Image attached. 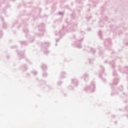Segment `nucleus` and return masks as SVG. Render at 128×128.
Wrapping results in <instances>:
<instances>
[{"label":"nucleus","mask_w":128,"mask_h":128,"mask_svg":"<svg viewBox=\"0 0 128 128\" xmlns=\"http://www.w3.org/2000/svg\"><path fill=\"white\" fill-rule=\"evenodd\" d=\"M38 45L41 46L42 50L44 52L45 54H48L49 52L46 50V48L50 46V43L44 42V43H38Z\"/></svg>","instance_id":"obj_1"},{"label":"nucleus","mask_w":128,"mask_h":128,"mask_svg":"<svg viewBox=\"0 0 128 128\" xmlns=\"http://www.w3.org/2000/svg\"><path fill=\"white\" fill-rule=\"evenodd\" d=\"M95 88L96 85L94 84V82H92L90 86L86 87L84 88V90L88 93L94 92Z\"/></svg>","instance_id":"obj_2"},{"label":"nucleus","mask_w":128,"mask_h":128,"mask_svg":"<svg viewBox=\"0 0 128 128\" xmlns=\"http://www.w3.org/2000/svg\"><path fill=\"white\" fill-rule=\"evenodd\" d=\"M84 40V38H82L80 40H76V42L73 44L75 48H82V45L80 43Z\"/></svg>","instance_id":"obj_3"},{"label":"nucleus","mask_w":128,"mask_h":128,"mask_svg":"<svg viewBox=\"0 0 128 128\" xmlns=\"http://www.w3.org/2000/svg\"><path fill=\"white\" fill-rule=\"evenodd\" d=\"M38 30H40V32H42L41 34H40V36H44V24H41L38 26Z\"/></svg>","instance_id":"obj_4"},{"label":"nucleus","mask_w":128,"mask_h":128,"mask_svg":"<svg viewBox=\"0 0 128 128\" xmlns=\"http://www.w3.org/2000/svg\"><path fill=\"white\" fill-rule=\"evenodd\" d=\"M111 44L112 40L110 39H106L104 42V46H107V48H108V46Z\"/></svg>","instance_id":"obj_5"},{"label":"nucleus","mask_w":128,"mask_h":128,"mask_svg":"<svg viewBox=\"0 0 128 128\" xmlns=\"http://www.w3.org/2000/svg\"><path fill=\"white\" fill-rule=\"evenodd\" d=\"M118 82H120V80L118 78H116L114 80L113 83L112 84H110V86H116L117 84H118Z\"/></svg>","instance_id":"obj_6"},{"label":"nucleus","mask_w":128,"mask_h":128,"mask_svg":"<svg viewBox=\"0 0 128 128\" xmlns=\"http://www.w3.org/2000/svg\"><path fill=\"white\" fill-rule=\"evenodd\" d=\"M83 78L85 82H88V74H84L83 75Z\"/></svg>","instance_id":"obj_7"},{"label":"nucleus","mask_w":128,"mask_h":128,"mask_svg":"<svg viewBox=\"0 0 128 128\" xmlns=\"http://www.w3.org/2000/svg\"><path fill=\"white\" fill-rule=\"evenodd\" d=\"M18 56H19L20 60L22 59V58H23L24 56V52H20L18 53Z\"/></svg>","instance_id":"obj_8"},{"label":"nucleus","mask_w":128,"mask_h":128,"mask_svg":"<svg viewBox=\"0 0 128 128\" xmlns=\"http://www.w3.org/2000/svg\"><path fill=\"white\" fill-rule=\"evenodd\" d=\"M72 84H74V86H78V80L74 79L72 80Z\"/></svg>","instance_id":"obj_9"},{"label":"nucleus","mask_w":128,"mask_h":128,"mask_svg":"<svg viewBox=\"0 0 128 128\" xmlns=\"http://www.w3.org/2000/svg\"><path fill=\"white\" fill-rule=\"evenodd\" d=\"M100 74L104 72V68L102 66L100 68Z\"/></svg>","instance_id":"obj_10"},{"label":"nucleus","mask_w":128,"mask_h":128,"mask_svg":"<svg viewBox=\"0 0 128 128\" xmlns=\"http://www.w3.org/2000/svg\"><path fill=\"white\" fill-rule=\"evenodd\" d=\"M21 69L24 72L25 70H28V67L26 65H24V66H22Z\"/></svg>","instance_id":"obj_11"},{"label":"nucleus","mask_w":128,"mask_h":128,"mask_svg":"<svg viewBox=\"0 0 128 128\" xmlns=\"http://www.w3.org/2000/svg\"><path fill=\"white\" fill-rule=\"evenodd\" d=\"M42 68L43 70H46V66L44 64H43L42 66Z\"/></svg>","instance_id":"obj_12"},{"label":"nucleus","mask_w":128,"mask_h":128,"mask_svg":"<svg viewBox=\"0 0 128 128\" xmlns=\"http://www.w3.org/2000/svg\"><path fill=\"white\" fill-rule=\"evenodd\" d=\"M88 49L89 50H90V52H93V54H94L96 50H94V49H92V48H88Z\"/></svg>","instance_id":"obj_13"},{"label":"nucleus","mask_w":128,"mask_h":128,"mask_svg":"<svg viewBox=\"0 0 128 128\" xmlns=\"http://www.w3.org/2000/svg\"><path fill=\"white\" fill-rule=\"evenodd\" d=\"M110 65L112 66V68H114V62L112 61V62H110Z\"/></svg>","instance_id":"obj_14"},{"label":"nucleus","mask_w":128,"mask_h":128,"mask_svg":"<svg viewBox=\"0 0 128 128\" xmlns=\"http://www.w3.org/2000/svg\"><path fill=\"white\" fill-rule=\"evenodd\" d=\"M98 36H99L100 40H102V31H100L98 32Z\"/></svg>","instance_id":"obj_15"},{"label":"nucleus","mask_w":128,"mask_h":128,"mask_svg":"<svg viewBox=\"0 0 128 128\" xmlns=\"http://www.w3.org/2000/svg\"><path fill=\"white\" fill-rule=\"evenodd\" d=\"M24 32L26 34L28 32V28H24Z\"/></svg>","instance_id":"obj_16"},{"label":"nucleus","mask_w":128,"mask_h":128,"mask_svg":"<svg viewBox=\"0 0 128 128\" xmlns=\"http://www.w3.org/2000/svg\"><path fill=\"white\" fill-rule=\"evenodd\" d=\"M28 44V43H26V42H22V46H26Z\"/></svg>","instance_id":"obj_17"},{"label":"nucleus","mask_w":128,"mask_h":128,"mask_svg":"<svg viewBox=\"0 0 128 128\" xmlns=\"http://www.w3.org/2000/svg\"><path fill=\"white\" fill-rule=\"evenodd\" d=\"M32 74H34V76H36V74H38V72L34 71L32 72Z\"/></svg>","instance_id":"obj_18"},{"label":"nucleus","mask_w":128,"mask_h":128,"mask_svg":"<svg viewBox=\"0 0 128 128\" xmlns=\"http://www.w3.org/2000/svg\"><path fill=\"white\" fill-rule=\"evenodd\" d=\"M3 28H6V24L4 23Z\"/></svg>","instance_id":"obj_19"},{"label":"nucleus","mask_w":128,"mask_h":128,"mask_svg":"<svg viewBox=\"0 0 128 128\" xmlns=\"http://www.w3.org/2000/svg\"><path fill=\"white\" fill-rule=\"evenodd\" d=\"M113 76H117L116 72V71H114Z\"/></svg>","instance_id":"obj_20"},{"label":"nucleus","mask_w":128,"mask_h":128,"mask_svg":"<svg viewBox=\"0 0 128 128\" xmlns=\"http://www.w3.org/2000/svg\"><path fill=\"white\" fill-rule=\"evenodd\" d=\"M65 73H62V76H61V78H64V76H62L64 75Z\"/></svg>","instance_id":"obj_21"},{"label":"nucleus","mask_w":128,"mask_h":128,"mask_svg":"<svg viewBox=\"0 0 128 128\" xmlns=\"http://www.w3.org/2000/svg\"><path fill=\"white\" fill-rule=\"evenodd\" d=\"M58 14H59V16H64V13H62V12H59L58 13Z\"/></svg>","instance_id":"obj_22"},{"label":"nucleus","mask_w":128,"mask_h":128,"mask_svg":"<svg viewBox=\"0 0 128 128\" xmlns=\"http://www.w3.org/2000/svg\"><path fill=\"white\" fill-rule=\"evenodd\" d=\"M125 71H126V72H128V67H125Z\"/></svg>","instance_id":"obj_23"},{"label":"nucleus","mask_w":128,"mask_h":128,"mask_svg":"<svg viewBox=\"0 0 128 128\" xmlns=\"http://www.w3.org/2000/svg\"><path fill=\"white\" fill-rule=\"evenodd\" d=\"M47 74L46 73H44V74H42V76H44V78H46V76Z\"/></svg>","instance_id":"obj_24"},{"label":"nucleus","mask_w":128,"mask_h":128,"mask_svg":"<svg viewBox=\"0 0 128 128\" xmlns=\"http://www.w3.org/2000/svg\"><path fill=\"white\" fill-rule=\"evenodd\" d=\"M58 34H61V36H62V31H61L58 33Z\"/></svg>","instance_id":"obj_25"},{"label":"nucleus","mask_w":128,"mask_h":128,"mask_svg":"<svg viewBox=\"0 0 128 128\" xmlns=\"http://www.w3.org/2000/svg\"><path fill=\"white\" fill-rule=\"evenodd\" d=\"M2 32L0 31V38H2Z\"/></svg>","instance_id":"obj_26"},{"label":"nucleus","mask_w":128,"mask_h":128,"mask_svg":"<svg viewBox=\"0 0 128 128\" xmlns=\"http://www.w3.org/2000/svg\"><path fill=\"white\" fill-rule=\"evenodd\" d=\"M68 88H69V90H72V87H71L70 86L68 87Z\"/></svg>","instance_id":"obj_27"},{"label":"nucleus","mask_w":128,"mask_h":128,"mask_svg":"<svg viewBox=\"0 0 128 128\" xmlns=\"http://www.w3.org/2000/svg\"><path fill=\"white\" fill-rule=\"evenodd\" d=\"M56 42H60V38L56 39Z\"/></svg>","instance_id":"obj_28"},{"label":"nucleus","mask_w":128,"mask_h":128,"mask_svg":"<svg viewBox=\"0 0 128 128\" xmlns=\"http://www.w3.org/2000/svg\"><path fill=\"white\" fill-rule=\"evenodd\" d=\"M81 34H84V32H81Z\"/></svg>","instance_id":"obj_29"},{"label":"nucleus","mask_w":128,"mask_h":128,"mask_svg":"<svg viewBox=\"0 0 128 128\" xmlns=\"http://www.w3.org/2000/svg\"><path fill=\"white\" fill-rule=\"evenodd\" d=\"M102 78V80H104V82L106 81V79H103L102 78Z\"/></svg>","instance_id":"obj_30"},{"label":"nucleus","mask_w":128,"mask_h":128,"mask_svg":"<svg viewBox=\"0 0 128 128\" xmlns=\"http://www.w3.org/2000/svg\"><path fill=\"white\" fill-rule=\"evenodd\" d=\"M55 46H58V43H57V42L55 44Z\"/></svg>","instance_id":"obj_31"},{"label":"nucleus","mask_w":128,"mask_h":128,"mask_svg":"<svg viewBox=\"0 0 128 128\" xmlns=\"http://www.w3.org/2000/svg\"><path fill=\"white\" fill-rule=\"evenodd\" d=\"M1 20H4V18L1 17Z\"/></svg>","instance_id":"obj_32"},{"label":"nucleus","mask_w":128,"mask_h":128,"mask_svg":"<svg viewBox=\"0 0 128 128\" xmlns=\"http://www.w3.org/2000/svg\"><path fill=\"white\" fill-rule=\"evenodd\" d=\"M126 94H124V98H126Z\"/></svg>","instance_id":"obj_33"},{"label":"nucleus","mask_w":128,"mask_h":128,"mask_svg":"<svg viewBox=\"0 0 128 128\" xmlns=\"http://www.w3.org/2000/svg\"><path fill=\"white\" fill-rule=\"evenodd\" d=\"M101 54H102V52H101V54H100V56H101Z\"/></svg>","instance_id":"obj_34"},{"label":"nucleus","mask_w":128,"mask_h":128,"mask_svg":"<svg viewBox=\"0 0 128 128\" xmlns=\"http://www.w3.org/2000/svg\"><path fill=\"white\" fill-rule=\"evenodd\" d=\"M60 82L58 83V86H60Z\"/></svg>","instance_id":"obj_35"},{"label":"nucleus","mask_w":128,"mask_h":128,"mask_svg":"<svg viewBox=\"0 0 128 128\" xmlns=\"http://www.w3.org/2000/svg\"><path fill=\"white\" fill-rule=\"evenodd\" d=\"M112 96H114V93H112Z\"/></svg>","instance_id":"obj_36"},{"label":"nucleus","mask_w":128,"mask_h":128,"mask_svg":"<svg viewBox=\"0 0 128 128\" xmlns=\"http://www.w3.org/2000/svg\"><path fill=\"white\" fill-rule=\"evenodd\" d=\"M74 38H76V36H74Z\"/></svg>","instance_id":"obj_37"},{"label":"nucleus","mask_w":128,"mask_h":128,"mask_svg":"<svg viewBox=\"0 0 128 128\" xmlns=\"http://www.w3.org/2000/svg\"><path fill=\"white\" fill-rule=\"evenodd\" d=\"M90 62V64H92V62H90H90Z\"/></svg>","instance_id":"obj_38"},{"label":"nucleus","mask_w":128,"mask_h":128,"mask_svg":"<svg viewBox=\"0 0 128 128\" xmlns=\"http://www.w3.org/2000/svg\"><path fill=\"white\" fill-rule=\"evenodd\" d=\"M126 46H128V43L126 44Z\"/></svg>","instance_id":"obj_39"},{"label":"nucleus","mask_w":128,"mask_h":128,"mask_svg":"<svg viewBox=\"0 0 128 128\" xmlns=\"http://www.w3.org/2000/svg\"><path fill=\"white\" fill-rule=\"evenodd\" d=\"M63 28V30H64V27L63 26V28Z\"/></svg>","instance_id":"obj_40"},{"label":"nucleus","mask_w":128,"mask_h":128,"mask_svg":"<svg viewBox=\"0 0 128 128\" xmlns=\"http://www.w3.org/2000/svg\"><path fill=\"white\" fill-rule=\"evenodd\" d=\"M100 22L102 23V21H100Z\"/></svg>","instance_id":"obj_41"},{"label":"nucleus","mask_w":128,"mask_h":128,"mask_svg":"<svg viewBox=\"0 0 128 128\" xmlns=\"http://www.w3.org/2000/svg\"><path fill=\"white\" fill-rule=\"evenodd\" d=\"M60 84H62V82H60Z\"/></svg>","instance_id":"obj_42"},{"label":"nucleus","mask_w":128,"mask_h":128,"mask_svg":"<svg viewBox=\"0 0 128 128\" xmlns=\"http://www.w3.org/2000/svg\"><path fill=\"white\" fill-rule=\"evenodd\" d=\"M128 118V116H127Z\"/></svg>","instance_id":"obj_43"}]
</instances>
